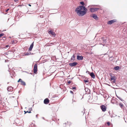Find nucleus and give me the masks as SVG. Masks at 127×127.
I'll use <instances>...</instances> for the list:
<instances>
[{
    "mask_svg": "<svg viewBox=\"0 0 127 127\" xmlns=\"http://www.w3.org/2000/svg\"><path fill=\"white\" fill-rule=\"evenodd\" d=\"M87 11V9L84 6H80L76 8L75 11L79 16H82L85 15Z\"/></svg>",
    "mask_w": 127,
    "mask_h": 127,
    "instance_id": "obj_1",
    "label": "nucleus"
},
{
    "mask_svg": "<svg viewBox=\"0 0 127 127\" xmlns=\"http://www.w3.org/2000/svg\"><path fill=\"white\" fill-rule=\"evenodd\" d=\"M109 75L110 76V81L112 82V84L115 83L116 79V77L111 73Z\"/></svg>",
    "mask_w": 127,
    "mask_h": 127,
    "instance_id": "obj_2",
    "label": "nucleus"
},
{
    "mask_svg": "<svg viewBox=\"0 0 127 127\" xmlns=\"http://www.w3.org/2000/svg\"><path fill=\"white\" fill-rule=\"evenodd\" d=\"M33 72L36 74L37 71V65L36 64H35L34 65L33 68Z\"/></svg>",
    "mask_w": 127,
    "mask_h": 127,
    "instance_id": "obj_3",
    "label": "nucleus"
},
{
    "mask_svg": "<svg viewBox=\"0 0 127 127\" xmlns=\"http://www.w3.org/2000/svg\"><path fill=\"white\" fill-rule=\"evenodd\" d=\"M17 82H21V84L24 86L26 85L25 82L23 81L21 79H19L18 80V81Z\"/></svg>",
    "mask_w": 127,
    "mask_h": 127,
    "instance_id": "obj_4",
    "label": "nucleus"
},
{
    "mask_svg": "<svg viewBox=\"0 0 127 127\" xmlns=\"http://www.w3.org/2000/svg\"><path fill=\"white\" fill-rule=\"evenodd\" d=\"M116 20L113 19L108 21V22L107 24H108L111 25L113 23L116 22Z\"/></svg>",
    "mask_w": 127,
    "mask_h": 127,
    "instance_id": "obj_5",
    "label": "nucleus"
},
{
    "mask_svg": "<svg viewBox=\"0 0 127 127\" xmlns=\"http://www.w3.org/2000/svg\"><path fill=\"white\" fill-rule=\"evenodd\" d=\"M100 108L102 111L103 112H105L106 110V108L104 105H102L100 106Z\"/></svg>",
    "mask_w": 127,
    "mask_h": 127,
    "instance_id": "obj_6",
    "label": "nucleus"
},
{
    "mask_svg": "<svg viewBox=\"0 0 127 127\" xmlns=\"http://www.w3.org/2000/svg\"><path fill=\"white\" fill-rule=\"evenodd\" d=\"M48 33L49 34H51L54 36H55L56 35V34L55 32L51 30L48 31Z\"/></svg>",
    "mask_w": 127,
    "mask_h": 127,
    "instance_id": "obj_7",
    "label": "nucleus"
},
{
    "mask_svg": "<svg viewBox=\"0 0 127 127\" xmlns=\"http://www.w3.org/2000/svg\"><path fill=\"white\" fill-rule=\"evenodd\" d=\"M49 102V99L48 98H46L45 99L44 101V103L46 104H48Z\"/></svg>",
    "mask_w": 127,
    "mask_h": 127,
    "instance_id": "obj_8",
    "label": "nucleus"
},
{
    "mask_svg": "<svg viewBox=\"0 0 127 127\" xmlns=\"http://www.w3.org/2000/svg\"><path fill=\"white\" fill-rule=\"evenodd\" d=\"M99 9L98 8H91L90 9V11L92 12H94L95 11H97Z\"/></svg>",
    "mask_w": 127,
    "mask_h": 127,
    "instance_id": "obj_9",
    "label": "nucleus"
},
{
    "mask_svg": "<svg viewBox=\"0 0 127 127\" xmlns=\"http://www.w3.org/2000/svg\"><path fill=\"white\" fill-rule=\"evenodd\" d=\"M77 64V63L74 62L73 63H70L69 64V65L71 66H76Z\"/></svg>",
    "mask_w": 127,
    "mask_h": 127,
    "instance_id": "obj_10",
    "label": "nucleus"
},
{
    "mask_svg": "<svg viewBox=\"0 0 127 127\" xmlns=\"http://www.w3.org/2000/svg\"><path fill=\"white\" fill-rule=\"evenodd\" d=\"M33 42L32 44L30 46V47L29 48V49H28V51H31L32 48H33Z\"/></svg>",
    "mask_w": 127,
    "mask_h": 127,
    "instance_id": "obj_11",
    "label": "nucleus"
},
{
    "mask_svg": "<svg viewBox=\"0 0 127 127\" xmlns=\"http://www.w3.org/2000/svg\"><path fill=\"white\" fill-rule=\"evenodd\" d=\"M7 90L8 91H12L13 90V88L11 86H9L7 87Z\"/></svg>",
    "mask_w": 127,
    "mask_h": 127,
    "instance_id": "obj_12",
    "label": "nucleus"
},
{
    "mask_svg": "<svg viewBox=\"0 0 127 127\" xmlns=\"http://www.w3.org/2000/svg\"><path fill=\"white\" fill-rule=\"evenodd\" d=\"M92 17L95 19H98V17H97V15L95 14H93L92 15Z\"/></svg>",
    "mask_w": 127,
    "mask_h": 127,
    "instance_id": "obj_13",
    "label": "nucleus"
},
{
    "mask_svg": "<svg viewBox=\"0 0 127 127\" xmlns=\"http://www.w3.org/2000/svg\"><path fill=\"white\" fill-rule=\"evenodd\" d=\"M11 44H16L17 43V41L16 40L13 39L11 41Z\"/></svg>",
    "mask_w": 127,
    "mask_h": 127,
    "instance_id": "obj_14",
    "label": "nucleus"
},
{
    "mask_svg": "<svg viewBox=\"0 0 127 127\" xmlns=\"http://www.w3.org/2000/svg\"><path fill=\"white\" fill-rule=\"evenodd\" d=\"M83 59V57L82 56H77V59L78 60H82Z\"/></svg>",
    "mask_w": 127,
    "mask_h": 127,
    "instance_id": "obj_15",
    "label": "nucleus"
},
{
    "mask_svg": "<svg viewBox=\"0 0 127 127\" xmlns=\"http://www.w3.org/2000/svg\"><path fill=\"white\" fill-rule=\"evenodd\" d=\"M90 75L93 78H95V76L93 73L92 72L90 74Z\"/></svg>",
    "mask_w": 127,
    "mask_h": 127,
    "instance_id": "obj_16",
    "label": "nucleus"
},
{
    "mask_svg": "<svg viewBox=\"0 0 127 127\" xmlns=\"http://www.w3.org/2000/svg\"><path fill=\"white\" fill-rule=\"evenodd\" d=\"M75 56L74 55H73L71 58V60H75Z\"/></svg>",
    "mask_w": 127,
    "mask_h": 127,
    "instance_id": "obj_17",
    "label": "nucleus"
},
{
    "mask_svg": "<svg viewBox=\"0 0 127 127\" xmlns=\"http://www.w3.org/2000/svg\"><path fill=\"white\" fill-rule=\"evenodd\" d=\"M119 67L118 66H117L115 67L114 69L116 70H118L119 69Z\"/></svg>",
    "mask_w": 127,
    "mask_h": 127,
    "instance_id": "obj_18",
    "label": "nucleus"
},
{
    "mask_svg": "<svg viewBox=\"0 0 127 127\" xmlns=\"http://www.w3.org/2000/svg\"><path fill=\"white\" fill-rule=\"evenodd\" d=\"M119 105L120 107L122 108L123 106V104L121 103H120L119 104Z\"/></svg>",
    "mask_w": 127,
    "mask_h": 127,
    "instance_id": "obj_19",
    "label": "nucleus"
},
{
    "mask_svg": "<svg viewBox=\"0 0 127 127\" xmlns=\"http://www.w3.org/2000/svg\"><path fill=\"white\" fill-rule=\"evenodd\" d=\"M4 35V34L3 33H1L0 34V38L2 36Z\"/></svg>",
    "mask_w": 127,
    "mask_h": 127,
    "instance_id": "obj_20",
    "label": "nucleus"
},
{
    "mask_svg": "<svg viewBox=\"0 0 127 127\" xmlns=\"http://www.w3.org/2000/svg\"><path fill=\"white\" fill-rule=\"evenodd\" d=\"M117 96V97L118 98L120 99L121 101H123V100L122 99V98H121L119 97L118 96L116 95Z\"/></svg>",
    "mask_w": 127,
    "mask_h": 127,
    "instance_id": "obj_21",
    "label": "nucleus"
},
{
    "mask_svg": "<svg viewBox=\"0 0 127 127\" xmlns=\"http://www.w3.org/2000/svg\"><path fill=\"white\" fill-rule=\"evenodd\" d=\"M80 3L83 6H84V2H80Z\"/></svg>",
    "mask_w": 127,
    "mask_h": 127,
    "instance_id": "obj_22",
    "label": "nucleus"
},
{
    "mask_svg": "<svg viewBox=\"0 0 127 127\" xmlns=\"http://www.w3.org/2000/svg\"><path fill=\"white\" fill-rule=\"evenodd\" d=\"M25 113H31V111H27L26 112H25Z\"/></svg>",
    "mask_w": 127,
    "mask_h": 127,
    "instance_id": "obj_23",
    "label": "nucleus"
},
{
    "mask_svg": "<svg viewBox=\"0 0 127 127\" xmlns=\"http://www.w3.org/2000/svg\"><path fill=\"white\" fill-rule=\"evenodd\" d=\"M72 89H74V90H76V88L75 87H74L72 88Z\"/></svg>",
    "mask_w": 127,
    "mask_h": 127,
    "instance_id": "obj_24",
    "label": "nucleus"
},
{
    "mask_svg": "<svg viewBox=\"0 0 127 127\" xmlns=\"http://www.w3.org/2000/svg\"><path fill=\"white\" fill-rule=\"evenodd\" d=\"M71 82H72V81H69L68 82V83L69 84L71 83Z\"/></svg>",
    "mask_w": 127,
    "mask_h": 127,
    "instance_id": "obj_25",
    "label": "nucleus"
},
{
    "mask_svg": "<svg viewBox=\"0 0 127 127\" xmlns=\"http://www.w3.org/2000/svg\"><path fill=\"white\" fill-rule=\"evenodd\" d=\"M84 81L85 83L88 82V80H84Z\"/></svg>",
    "mask_w": 127,
    "mask_h": 127,
    "instance_id": "obj_26",
    "label": "nucleus"
},
{
    "mask_svg": "<svg viewBox=\"0 0 127 127\" xmlns=\"http://www.w3.org/2000/svg\"><path fill=\"white\" fill-rule=\"evenodd\" d=\"M107 124L108 126H109L110 125V123L109 122H107Z\"/></svg>",
    "mask_w": 127,
    "mask_h": 127,
    "instance_id": "obj_27",
    "label": "nucleus"
},
{
    "mask_svg": "<svg viewBox=\"0 0 127 127\" xmlns=\"http://www.w3.org/2000/svg\"><path fill=\"white\" fill-rule=\"evenodd\" d=\"M9 10V9H7L6 11V12H7Z\"/></svg>",
    "mask_w": 127,
    "mask_h": 127,
    "instance_id": "obj_28",
    "label": "nucleus"
},
{
    "mask_svg": "<svg viewBox=\"0 0 127 127\" xmlns=\"http://www.w3.org/2000/svg\"><path fill=\"white\" fill-rule=\"evenodd\" d=\"M14 1L15 2H16L17 1H18L19 0H14Z\"/></svg>",
    "mask_w": 127,
    "mask_h": 127,
    "instance_id": "obj_29",
    "label": "nucleus"
},
{
    "mask_svg": "<svg viewBox=\"0 0 127 127\" xmlns=\"http://www.w3.org/2000/svg\"><path fill=\"white\" fill-rule=\"evenodd\" d=\"M70 93H72L73 94V92H72V91H70Z\"/></svg>",
    "mask_w": 127,
    "mask_h": 127,
    "instance_id": "obj_30",
    "label": "nucleus"
},
{
    "mask_svg": "<svg viewBox=\"0 0 127 127\" xmlns=\"http://www.w3.org/2000/svg\"><path fill=\"white\" fill-rule=\"evenodd\" d=\"M9 46L8 45H7L6 46V47H8Z\"/></svg>",
    "mask_w": 127,
    "mask_h": 127,
    "instance_id": "obj_31",
    "label": "nucleus"
},
{
    "mask_svg": "<svg viewBox=\"0 0 127 127\" xmlns=\"http://www.w3.org/2000/svg\"><path fill=\"white\" fill-rule=\"evenodd\" d=\"M28 5H29V6H31V5H30V4H28Z\"/></svg>",
    "mask_w": 127,
    "mask_h": 127,
    "instance_id": "obj_32",
    "label": "nucleus"
},
{
    "mask_svg": "<svg viewBox=\"0 0 127 127\" xmlns=\"http://www.w3.org/2000/svg\"><path fill=\"white\" fill-rule=\"evenodd\" d=\"M1 100L0 99V101Z\"/></svg>",
    "mask_w": 127,
    "mask_h": 127,
    "instance_id": "obj_33",
    "label": "nucleus"
}]
</instances>
